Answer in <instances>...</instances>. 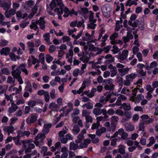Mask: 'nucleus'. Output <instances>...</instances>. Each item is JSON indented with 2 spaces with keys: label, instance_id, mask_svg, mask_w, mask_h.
<instances>
[{
  "label": "nucleus",
  "instance_id": "9b49d317",
  "mask_svg": "<svg viewBox=\"0 0 158 158\" xmlns=\"http://www.w3.org/2000/svg\"><path fill=\"white\" fill-rule=\"evenodd\" d=\"M91 142V140L89 139H84L83 142H80L81 143L79 145V148H86Z\"/></svg>",
  "mask_w": 158,
  "mask_h": 158
},
{
  "label": "nucleus",
  "instance_id": "c85d7f7f",
  "mask_svg": "<svg viewBox=\"0 0 158 158\" xmlns=\"http://www.w3.org/2000/svg\"><path fill=\"white\" fill-rule=\"evenodd\" d=\"M138 4L137 2L134 0H128L126 2L125 5L126 6H131L132 5L137 6Z\"/></svg>",
  "mask_w": 158,
  "mask_h": 158
},
{
  "label": "nucleus",
  "instance_id": "2f4dec72",
  "mask_svg": "<svg viewBox=\"0 0 158 158\" xmlns=\"http://www.w3.org/2000/svg\"><path fill=\"white\" fill-rule=\"evenodd\" d=\"M45 134L41 133H39L35 138V140H40V141L42 140L45 138Z\"/></svg>",
  "mask_w": 158,
  "mask_h": 158
},
{
  "label": "nucleus",
  "instance_id": "f704fd0d",
  "mask_svg": "<svg viewBox=\"0 0 158 158\" xmlns=\"http://www.w3.org/2000/svg\"><path fill=\"white\" fill-rule=\"evenodd\" d=\"M125 127L127 131H132L134 129V127L132 124L130 123L126 124Z\"/></svg>",
  "mask_w": 158,
  "mask_h": 158
},
{
  "label": "nucleus",
  "instance_id": "37998d69",
  "mask_svg": "<svg viewBox=\"0 0 158 158\" xmlns=\"http://www.w3.org/2000/svg\"><path fill=\"white\" fill-rule=\"evenodd\" d=\"M37 23L36 20L35 22H32L31 24L30 25V27L31 28L34 30L35 31L39 30V28L37 25Z\"/></svg>",
  "mask_w": 158,
  "mask_h": 158
},
{
  "label": "nucleus",
  "instance_id": "dca6fc26",
  "mask_svg": "<svg viewBox=\"0 0 158 158\" xmlns=\"http://www.w3.org/2000/svg\"><path fill=\"white\" fill-rule=\"evenodd\" d=\"M48 107L52 111H57L59 109V107L58 105L54 102L51 103L49 104Z\"/></svg>",
  "mask_w": 158,
  "mask_h": 158
},
{
  "label": "nucleus",
  "instance_id": "8fccbe9b",
  "mask_svg": "<svg viewBox=\"0 0 158 158\" xmlns=\"http://www.w3.org/2000/svg\"><path fill=\"white\" fill-rule=\"evenodd\" d=\"M36 102L35 100H30L27 102V105L30 107L32 108L36 105Z\"/></svg>",
  "mask_w": 158,
  "mask_h": 158
},
{
  "label": "nucleus",
  "instance_id": "f257e3e1",
  "mask_svg": "<svg viewBox=\"0 0 158 158\" xmlns=\"http://www.w3.org/2000/svg\"><path fill=\"white\" fill-rule=\"evenodd\" d=\"M57 7L54 9V11L57 13L58 15H61L63 14V11L64 13L63 16L64 17H67L69 15H72L73 14L75 15H78V13L77 12H74V10L73 9L71 11L66 7H64L63 4H62L61 0H60L58 3V6Z\"/></svg>",
  "mask_w": 158,
  "mask_h": 158
},
{
  "label": "nucleus",
  "instance_id": "338daca9",
  "mask_svg": "<svg viewBox=\"0 0 158 158\" xmlns=\"http://www.w3.org/2000/svg\"><path fill=\"white\" fill-rule=\"evenodd\" d=\"M25 102V100L23 98L17 99L16 101V102L17 105L23 104Z\"/></svg>",
  "mask_w": 158,
  "mask_h": 158
},
{
  "label": "nucleus",
  "instance_id": "f3484780",
  "mask_svg": "<svg viewBox=\"0 0 158 158\" xmlns=\"http://www.w3.org/2000/svg\"><path fill=\"white\" fill-rule=\"evenodd\" d=\"M11 0H8L9 3L5 2L0 3L1 6L3 8V9L4 10H8L10 8L11 5Z\"/></svg>",
  "mask_w": 158,
  "mask_h": 158
},
{
  "label": "nucleus",
  "instance_id": "774afa93",
  "mask_svg": "<svg viewBox=\"0 0 158 158\" xmlns=\"http://www.w3.org/2000/svg\"><path fill=\"white\" fill-rule=\"evenodd\" d=\"M111 51L113 52L114 54L118 53L119 51L118 47L116 45H114L113 46V49Z\"/></svg>",
  "mask_w": 158,
  "mask_h": 158
},
{
  "label": "nucleus",
  "instance_id": "6e6552de",
  "mask_svg": "<svg viewBox=\"0 0 158 158\" xmlns=\"http://www.w3.org/2000/svg\"><path fill=\"white\" fill-rule=\"evenodd\" d=\"M58 0H56L57 3L54 2V1H52L50 3L49 6L50 8L48 7L47 9V11L48 13L50 15H54L53 11H55L54 10H53V8L55 7L56 8L57 7V6H58Z\"/></svg>",
  "mask_w": 158,
  "mask_h": 158
},
{
  "label": "nucleus",
  "instance_id": "c9c22d12",
  "mask_svg": "<svg viewBox=\"0 0 158 158\" xmlns=\"http://www.w3.org/2000/svg\"><path fill=\"white\" fill-rule=\"evenodd\" d=\"M95 23L96 22H94L93 21H89V23L87 24V28L92 29H95L97 26V24Z\"/></svg>",
  "mask_w": 158,
  "mask_h": 158
},
{
  "label": "nucleus",
  "instance_id": "423d86ee",
  "mask_svg": "<svg viewBox=\"0 0 158 158\" xmlns=\"http://www.w3.org/2000/svg\"><path fill=\"white\" fill-rule=\"evenodd\" d=\"M101 9L102 13L104 17L106 18H108L110 17L111 9L110 6L107 5L103 6Z\"/></svg>",
  "mask_w": 158,
  "mask_h": 158
},
{
  "label": "nucleus",
  "instance_id": "20e7f679",
  "mask_svg": "<svg viewBox=\"0 0 158 158\" xmlns=\"http://www.w3.org/2000/svg\"><path fill=\"white\" fill-rule=\"evenodd\" d=\"M128 55V51L127 50H123L121 53L118 54L117 56L118 61L121 63H123V61L126 59Z\"/></svg>",
  "mask_w": 158,
  "mask_h": 158
},
{
  "label": "nucleus",
  "instance_id": "79ce46f5",
  "mask_svg": "<svg viewBox=\"0 0 158 158\" xmlns=\"http://www.w3.org/2000/svg\"><path fill=\"white\" fill-rule=\"evenodd\" d=\"M94 13L92 11H89V14L87 15V16L89 15V21H93L94 22H96V20L94 19Z\"/></svg>",
  "mask_w": 158,
  "mask_h": 158
},
{
  "label": "nucleus",
  "instance_id": "a18cd8bd",
  "mask_svg": "<svg viewBox=\"0 0 158 158\" xmlns=\"http://www.w3.org/2000/svg\"><path fill=\"white\" fill-rule=\"evenodd\" d=\"M106 95V99L107 100V101H108L114 95L116 96H118V95L116 93L110 92H109L108 94H107Z\"/></svg>",
  "mask_w": 158,
  "mask_h": 158
},
{
  "label": "nucleus",
  "instance_id": "412c9836",
  "mask_svg": "<svg viewBox=\"0 0 158 158\" xmlns=\"http://www.w3.org/2000/svg\"><path fill=\"white\" fill-rule=\"evenodd\" d=\"M18 107L14 103H11V106L8 108V112L10 113H13L15 112Z\"/></svg>",
  "mask_w": 158,
  "mask_h": 158
},
{
  "label": "nucleus",
  "instance_id": "603ef678",
  "mask_svg": "<svg viewBox=\"0 0 158 158\" xmlns=\"http://www.w3.org/2000/svg\"><path fill=\"white\" fill-rule=\"evenodd\" d=\"M118 36V33L116 32H115L112 34L110 37V39L111 40V43L112 44V42L113 41H116L115 40V39L117 38Z\"/></svg>",
  "mask_w": 158,
  "mask_h": 158
},
{
  "label": "nucleus",
  "instance_id": "c756f323",
  "mask_svg": "<svg viewBox=\"0 0 158 158\" xmlns=\"http://www.w3.org/2000/svg\"><path fill=\"white\" fill-rule=\"evenodd\" d=\"M80 129L79 126L77 125H75L72 129V133L74 135H77L80 131Z\"/></svg>",
  "mask_w": 158,
  "mask_h": 158
},
{
  "label": "nucleus",
  "instance_id": "09e8293b",
  "mask_svg": "<svg viewBox=\"0 0 158 158\" xmlns=\"http://www.w3.org/2000/svg\"><path fill=\"white\" fill-rule=\"evenodd\" d=\"M150 84L147 85L144 87V88L148 91L151 93H152L154 90V89Z\"/></svg>",
  "mask_w": 158,
  "mask_h": 158
},
{
  "label": "nucleus",
  "instance_id": "864d4df0",
  "mask_svg": "<svg viewBox=\"0 0 158 158\" xmlns=\"http://www.w3.org/2000/svg\"><path fill=\"white\" fill-rule=\"evenodd\" d=\"M130 90L129 89H127V87H124L122 89L121 93L123 94H125L127 95H130Z\"/></svg>",
  "mask_w": 158,
  "mask_h": 158
},
{
  "label": "nucleus",
  "instance_id": "7ed1b4c3",
  "mask_svg": "<svg viewBox=\"0 0 158 158\" xmlns=\"http://www.w3.org/2000/svg\"><path fill=\"white\" fill-rule=\"evenodd\" d=\"M17 129L16 126H14L13 125L5 126L3 127V131L4 134L7 133L8 135H9L10 134L14 133V131Z\"/></svg>",
  "mask_w": 158,
  "mask_h": 158
},
{
  "label": "nucleus",
  "instance_id": "3c124183",
  "mask_svg": "<svg viewBox=\"0 0 158 158\" xmlns=\"http://www.w3.org/2000/svg\"><path fill=\"white\" fill-rule=\"evenodd\" d=\"M149 142L148 143L147 145L148 147H150L154 144L156 141L155 140L154 138L153 137H151L149 138Z\"/></svg>",
  "mask_w": 158,
  "mask_h": 158
},
{
  "label": "nucleus",
  "instance_id": "ea45409f",
  "mask_svg": "<svg viewBox=\"0 0 158 158\" xmlns=\"http://www.w3.org/2000/svg\"><path fill=\"white\" fill-rule=\"evenodd\" d=\"M89 136L91 139L92 143H96L99 142V139L98 138L95 137V135L89 134Z\"/></svg>",
  "mask_w": 158,
  "mask_h": 158
},
{
  "label": "nucleus",
  "instance_id": "473e14b6",
  "mask_svg": "<svg viewBox=\"0 0 158 158\" xmlns=\"http://www.w3.org/2000/svg\"><path fill=\"white\" fill-rule=\"evenodd\" d=\"M90 82L87 80H85L83 82L80 88L82 92L87 86H88L90 85Z\"/></svg>",
  "mask_w": 158,
  "mask_h": 158
},
{
  "label": "nucleus",
  "instance_id": "0eeeda50",
  "mask_svg": "<svg viewBox=\"0 0 158 158\" xmlns=\"http://www.w3.org/2000/svg\"><path fill=\"white\" fill-rule=\"evenodd\" d=\"M12 71L11 72L12 75L14 78H18L20 76L21 71L20 69H19V67L16 65L12 66Z\"/></svg>",
  "mask_w": 158,
  "mask_h": 158
},
{
  "label": "nucleus",
  "instance_id": "a211bd4d",
  "mask_svg": "<svg viewBox=\"0 0 158 158\" xmlns=\"http://www.w3.org/2000/svg\"><path fill=\"white\" fill-rule=\"evenodd\" d=\"M27 64L25 63L22 64L19 66H17L19 67V69H20L21 71H22L23 73H25L26 75H28V74L29 72L26 68Z\"/></svg>",
  "mask_w": 158,
  "mask_h": 158
},
{
  "label": "nucleus",
  "instance_id": "393cba45",
  "mask_svg": "<svg viewBox=\"0 0 158 158\" xmlns=\"http://www.w3.org/2000/svg\"><path fill=\"white\" fill-rule=\"evenodd\" d=\"M119 134L121 136V138L123 139H126L128 136V134L124 132L122 128L118 130Z\"/></svg>",
  "mask_w": 158,
  "mask_h": 158
},
{
  "label": "nucleus",
  "instance_id": "f03ea898",
  "mask_svg": "<svg viewBox=\"0 0 158 158\" xmlns=\"http://www.w3.org/2000/svg\"><path fill=\"white\" fill-rule=\"evenodd\" d=\"M32 140L29 139L27 140H23L22 141L23 143V146L26 148L25 153L27 154L28 153L31 152V150L35 148V145L32 143Z\"/></svg>",
  "mask_w": 158,
  "mask_h": 158
},
{
  "label": "nucleus",
  "instance_id": "7c9ffc66",
  "mask_svg": "<svg viewBox=\"0 0 158 158\" xmlns=\"http://www.w3.org/2000/svg\"><path fill=\"white\" fill-rule=\"evenodd\" d=\"M78 148H79V146L77 144L73 142L70 143L69 149L70 150H75Z\"/></svg>",
  "mask_w": 158,
  "mask_h": 158
},
{
  "label": "nucleus",
  "instance_id": "72a5a7b5",
  "mask_svg": "<svg viewBox=\"0 0 158 158\" xmlns=\"http://www.w3.org/2000/svg\"><path fill=\"white\" fill-rule=\"evenodd\" d=\"M27 19H26L20 24L19 26L21 28H24L29 24V22L27 21Z\"/></svg>",
  "mask_w": 158,
  "mask_h": 158
},
{
  "label": "nucleus",
  "instance_id": "49530a36",
  "mask_svg": "<svg viewBox=\"0 0 158 158\" xmlns=\"http://www.w3.org/2000/svg\"><path fill=\"white\" fill-rule=\"evenodd\" d=\"M101 109L100 108H95L93 110V114L96 115H99L101 114Z\"/></svg>",
  "mask_w": 158,
  "mask_h": 158
},
{
  "label": "nucleus",
  "instance_id": "4468645a",
  "mask_svg": "<svg viewBox=\"0 0 158 158\" xmlns=\"http://www.w3.org/2000/svg\"><path fill=\"white\" fill-rule=\"evenodd\" d=\"M32 64H35L37 62V60L33 56H31V57H29L27 60V64L28 65V67L30 68L31 66V61Z\"/></svg>",
  "mask_w": 158,
  "mask_h": 158
},
{
  "label": "nucleus",
  "instance_id": "b1692460",
  "mask_svg": "<svg viewBox=\"0 0 158 158\" xmlns=\"http://www.w3.org/2000/svg\"><path fill=\"white\" fill-rule=\"evenodd\" d=\"M129 70V69L128 68L118 69L120 75L122 76H123L127 74Z\"/></svg>",
  "mask_w": 158,
  "mask_h": 158
},
{
  "label": "nucleus",
  "instance_id": "aec40b11",
  "mask_svg": "<svg viewBox=\"0 0 158 158\" xmlns=\"http://www.w3.org/2000/svg\"><path fill=\"white\" fill-rule=\"evenodd\" d=\"M61 151L63 153L61 156V158H67L68 155L67 148L65 147H62Z\"/></svg>",
  "mask_w": 158,
  "mask_h": 158
},
{
  "label": "nucleus",
  "instance_id": "bf43d9fd",
  "mask_svg": "<svg viewBox=\"0 0 158 158\" xmlns=\"http://www.w3.org/2000/svg\"><path fill=\"white\" fill-rule=\"evenodd\" d=\"M39 140H35L34 141V143H35L36 146H38L39 148H41L42 145L43 144V141H39Z\"/></svg>",
  "mask_w": 158,
  "mask_h": 158
},
{
  "label": "nucleus",
  "instance_id": "c03bdc74",
  "mask_svg": "<svg viewBox=\"0 0 158 158\" xmlns=\"http://www.w3.org/2000/svg\"><path fill=\"white\" fill-rule=\"evenodd\" d=\"M68 131V129L65 127L62 130L59 131L58 134L59 137L64 136V135L67 133Z\"/></svg>",
  "mask_w": 158,
  "mask_h": 158
},
{
  "label": "nucleus",
  "instance_id": "f8f14e48",
  "mask_svg": "<svg viewBox=\"0 0 158 158\" xmlns=\"http://www.w3.org/2000/svg\"><path fill=\"white\" fill-rule=\"evenodd\" d=\"M16 12V10L11 8L9 10H6L5 12V15L6 17L9 18L11 16L14 15L15 14Z\"/></svg>",
  "mask_w": 158,
  "mask_h": 158
},
{
  "label": "nucleus",
  "instance_id": "5701e85b",
  "mask_svg": "<svg viewBox=\"0 0 158 158\" xmlns=\"http://www.w3.org/2000/svg\"><path fill=\"white\" fill-rule=\"evenodd\" d=\"M80 12L85 18H87V15L89 14V10L87 8H81Z\"/></svg>",
  "mask_w": 158,
  "mask_h": 158
},
{
  "label": "nucleus",
  "instance_id": "680f3d73",
  "mask_svg": "<svg viewBox=\"0 0 158 158\" xmlns=\"http://www.w3.org/2000/svg\"><path fill=\"white\" fill-rule=\"evenodd\" d=\"M114 86L115 85H110L106 84L104 86V88L107 90H111L114 89Z\"/></svg>",
  "mask_w": 158,
  "mask_h": 158
},
{
  "label": "nucleus",
  "instance_id": "6e6d98bb",
  "mask_svg": "<svg viewBox=\"0 0 158 158\" xmlns=\"http://www.w3.org/2000/svg\"><path fill=\"white\" fill-rule=\"evenodd\" d=\"M111 124H114L117 123L119 120L118 117L117 116H112L111 118Z\"/></svg>",
  "mask_w": 158,
  "mask_h": 158
},
{
  "label": "nucleus",
  "instance_id": "58836bf2",
  "mask_svg": "<svg viewBox=\"0 0 158 158\" xmlns=\"http://www.w3.org/2000/svg\"><path fill=\"white\" fill-rule=\"evenodd\" d=\"M106 130L105 128L103 127L100 129H98L96 130V134L98 136H100L102 133L106 132Z\"/></svg>",
  "mask_w": 158,
  "mask_h": 158
},
{
  "label": "nucleus",
  "instance_id": "ddd939ff",
  "mask_svg": "<svg viewBox=\"0 0 158 158\" xmlns=\"http://www.w3.org/2000/svg\"><path fill=\"white\" fill-rule=\"evenodd\" d=\"M133 38V36L129 31L127 33V35L123 37L122 39L124 42L126 43L128 42L130 39H132Z\"/></svg>",
  "mask_w": 158,
  "mask_h": 158
},
{
  "label": "nucleus",
  "instance_id": "bb28decb",
  "mask_svg": "<svg viewBox=\"0 0 158 158\" xmlns=\"http://www.w3.org/2000/svg\"><path fill=\"white\" fill-rule=\"evenodd\" d=\"M137 76V74L135 73H131L127 75L126 77L130 80L131 82L133 81V80Z\"/></svg>",
  "mask_w": 158,
  "mask_h": 158
},
{
  "label": "nucleus",
  "instance_id": "4d7b16f0",
  "mask_svg": "<svg viewBox=\"0 0 158 158\" xmlns=\"http://www.w3.org/2000/svg\"><path fill=\"white\" fill-rule=\"evenodd\" d=\"M92 67L93 69H98L99 68L100 66L98 65V64H101L102 62L101 61H97L96 62H92Z\"/></svg>",
  "mask_w": 158,
  "mask_h": 158
},
{
  "label": "nucleus",
  "instance_id": "9d476101",
  "mask_svg": "<svg viewBox=\"0 0 158 158\" xmlns=\"http://www.w3.org/2000/svg\"><path fill=\"white\" fill-rule=\"evenodd\" d=\"M108 69H110V72H111V77H113L117 74V71L115 67L113 66L111 64H110L108 66Z\"/></svg>",
  "mask_w": 158,
  "mask_h": 158
},
{
  "label": "nucleus",
  "instance_id": "cd10ccee",
  "mask_svg": "<svg viewBox=\"0 0 158 158\" xmlns=\"http://www.w3.org/2000/svg\"><path fill=\"white\" fill-rule=\"evenodd\" d=\"M14 86L13 85L10 86L9 88V90L11 92H15V93H13L12 94L15 95L19 94V91L18 90V89L15 87H14Z\"/></svg>",
  "mask_w": 158,
  "mask_h": 158
},
{
  "label": "nucleus",
  "instance_id": "a19ab883",
  "mask_svg": "<svg viewBox=\"0 0 158 158\" xmlns=\"http://www.w3.org/2000/svg\"><path fill=\"white\" fill-rule=\"evenodd\" d=\"M43 37L44 38V40L46 41L47 43L48 44H52V43L50 42V35L49 33H46L44 35Z\"/></svg>",
  "mask_w": 158,
  "mask_h": 158
},
{
  "label": "nucleus",
  "instance_id": "052dcab7",
  "mask_svg": "<svg viewBox=\"0 0 158 158\" xmlns=\"http://www.w3.org/2000/svg\"><path fill=\"white\" fill-rule=\"evenodd\" d=\"M5 17L1 13H0V25L2 26L5 25V22L3 21Z\"/></svg>",
  "mask_w": 158,
  "mask_h": 158
},
{
  "label": "nucleus",
  "instance_id": "69168bd1",
  "mask_svg": "<svg viewBox=\"0 0 158 158\" xmlns=\"http://www.w3.org/2000/svg\"><path fill=\"white\" fill-rule=\"evenodd\" d=\"M80 59L83 62H87L89 60L88 57L85 54V53L81 57H80Z\"/></svg>",
  "mask_w": 158,
  "mask_h": 158
},
{
  "label": "nucleus",
  "instance_id": "de8ad7c7",
  "mask_svg": "<svg viewBox=\"0 0 158 158\" xmlns=\"http://www.w3.org/2000/svg\"><path fill=\"white\" fill-rule=\"evenodd\" d=\"M85 138L84 135L80 133L77 137V139L76 140L75 142L77 143H80L82 142L83 139Z\"/></svg>",
  "mask_w": 158,
  "mask_h": 158
},
{
  "label": "nucleus",
  "instance_id": "39448f33",
  "mask_svg": "<svg viewBox=\"0 0 158 158\" xmlns=\"http://www.w3.org/2000/svg\"><path fill=\"white\" fill-rule=\"evenodd\" d=\"M38 117V115L37 114H31L26 119V122L27 124L31 125L35 123L37 121Z\"/></svg>",
  "mask_w": 158,
  "mask_h": 158
},
{
  "label": "nucleus",
  "instance_id": "2eb2a0df",
  "mask_svg": "<svg viewBox=\"0 0 158 158\" xmlns=\"http://www.w3.org/2000/svg\"><path fill=\"white\" fill-rule=\"evenodd\" d=\"M26 154L24 156L23 158H30L32 156H35L33 158H37L40 157V154L37 153V152L36 150H34L30 154Z\"/></svg>",
  "mask_w": 158,
  "mask_h": 158
},
{
  "label": "nucleus",
  "instance_id": "4be33fe9",
  "mask_svg": "<svg viewBox=\"0 0 158 158\" xmlns=\"http://www.w3.org/2000/svg\"><path fill=\"white\" fill-rule=\"evenodd\" d=\"M10 51V49L8 47L2 48L0 50V53L1 55H4L7 56L9 54Z\"/></svg>",
  "mask_w": 158,
  "mask_h": 158
},
{
  "label": "nucleus",
  "instance_id": "5fc2aeb1",
  "mask_svg": "<svg viewBox=\"0 0 158 158\" xmlns=\"http://www.w3.org/2000/svg\"><path fill=\"white\" fill-rule=\"evenodd\" d=\"M118 151L120 153L122 154L125 153V147L124 146L122 145H120L118 146Z\"/></svg>",
  "mask_w": 158,
  "mask_h": 158
},
{
  "label": "nucleus",
  "instance_id": "13d9d810",
  "mask_svg": "<svg viewBox=\"0 0 158 158\" xmlns=\"http://www.w3.org/2000/svg\"><path fill=\"white\" fill-rule=\"evenodd\" d=\"M123 109L126 110H129L131 109V106L129 104L123 103L122 105Z\"/></svg>",
  "mask_w": 158,
  "mask_h": 158
},
{
  "label": "nucleus",
  "instance_id": "4c0bfd02",
  "mask_svg": "<svg viewBox=\"0 0 158 158\" xmlns=\"http://www.w3.org/2000/svg\"><path fill=\"white\" fill-rule=\"evenodd\" d=\"M20 138V136L18 135L16 137H14L13 138L15 144L18 146H19L21 145V143L19 141Z\"/></svg>",
  "mask_w": 158,
  "mask_h": 158
},
{
  "label": "nucleus",
  "instance_id": "0e129e2a",
  "mask_svg": "<svg viewBox=\"0 0 158 158\" xmlns=\"http://www.w3.org/2000/svg\"><path fill=\"white\" fill-rule=\"evenodd\" d=\"M74 53L73 50L69 49L68 52L66 54V57L68 58L70 57H73V56Z\"/></svg>",
  "mask_w": 158,
  "mask_h": 158
},
{
  "label": "nucleus",
  "instance_id": "e2e57ef3",
  "mask_svg": "<svg viewBox=\"0 0 158 158\" xmlns=\"http://www.w3.org/2000/svg\"><path fill=\"white\" fill-rule=\"evenodd\" d=\"M145 123H140L139 124V129L137 131V132H139V131H143L144 130L145 126L144 124Z\"/></svg>",
  "mask_w": 158,
  "mask_h": 158
},
{
  "label": "nucleus",
  "instance_id": "e433bc0d",
  "mask_svg": "<svg viewBox=\"0 0 158 158\" xmlns=\"http://www.w3.org/2000/svg\"><path fill=\"white\" fill-rule=\"evenodd\" d=\"M11 76H9L7 78L6 82L7 83L12 84L13 85V86L15 85V80Z\"/></svg>",
  "mask_w": 158,
  "mask_h": 158
},
{
  "label": "nucleus",
  "instance_id": "1a4fd4ad",
  "mask_svg": "<svg viewBox=\"0 0 158 158\" xmlns=\"http://www.w3.org/2000/svg\"><path fill=\"white\" fill-rule=\"evenodd\" d=\"M43 17H40L39 19L36 20L37 25H39V28L42 30H44L45 28L46 22Z\"/></svg>",
  "mask_w": 158,
  "mask_h": 158
},
{
  "label": "nucleus",
  "instance_id": "6ab92c4d",
  "mask_svg": "<svg viewBox=\"0 0 158 158\" xmlns=\"http://www.w3.org/2000/svg\"><path fill=\"white\" fill-rule=\"evenodd\" d=\"M85 37L83 38V40L85 41H89L88 42H94L93 40V35H90L88 32H86L85 34Z\"/></svg>",
  "mask_w": 158,
  "mask_h": 158
},
{
  "label": "nucleus",
  "instance_id": "a878e982",
  "mask_svg": "<svg viewBox=\"0 0 158 158\" xmlns=\"http://www.w3.org/2000/svg\"><path fill=\"white\" fill-rule=\"evenodd\" d=\"M18 135L20 136V137H23L25 136H26L27 137H28L30 134V132L28 131H19L18 132Z\"/></svg>",
  "mask_w": 158,
  "mask_h": 158
}]
</instances>
